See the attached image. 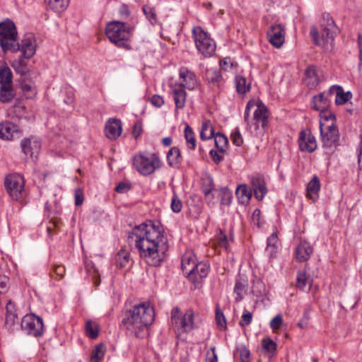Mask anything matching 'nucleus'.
<instances>
[{
	"label": "nucleus",
	"mask_w": 362,
	"mask_h": 362,
	"mask_svg": "<svg viewBox=\"0 0 362 362\" xmlns=\"http://www.w3.org/2000/svg\"><path fill=\"white\" fill-rule=\"evenodd\" d=\"M321 35L319 36L318 31L315 27H312L310 35L314 43L325 49L332 47L334 37L338 33V28L329 13H323L321 22Z\"/></svg>",
	"instance_id": "3"
},
{
	"label": "nucleus",
	"mask_w": 362,
	"mask_h": 362,
	"mask_svg": "<svg viewBox=\"0 0 362 362\" xmlns=\"http://www.w3.org/2000/svg\"><path fill=\"white\" fill-rule=\"evenodd\" d=\"M269 42L276 48H280L285 41V30L281 24L272 25L267 30Z\"/></svg>",
	"instance_id": "15"
},
{
	"label": "nucleus",
	"mask_w": 362,
	"mask_h": 362,
	"mask_svg": "<svg viewBox=\"0 0 362 362\" xmlns=\"http://www.w3.org/2000/svg\"><path fill=\"white\" fill-rule=\"evenodd\" d=\"M278 237L276 233H272L267 238L266 251L270 257H273L278 250Z\"/></svg>",
	"instance_id": "38"
},
{
	"label": "nucleus",
	"mask_w": 362,
	"mask_h": 362,
	"mask_svg": "<svg viewBox=\"0 0 362 362\" xmlns=\"http://www.w3.org/2000/svg\"><path fill=\"white\" fill-rule=\"evenodd\" d=\"M86 333L88 337L94 339L98 337L99 334V325L90 320H87L86 322Z\"/></svg>",
	"instance_id": "41"
},
{
	"label": "nucleus",
	"mask_w": 362,
	"mask_h": 362,
	"mask_svg": "<svg viewBox=\"0 0 362 362\" xmlns=\"http://www.w3.org/2000/svg\"><path fill=\"white\" fill-rule=\"evenodd\" d=\"M358 44L359 48V71L362 74V35H358Z\"/></svg>",
	"instance_id": "63"
},
{
	"label": "nucleus",
	"mask_w": 362,
	"mask_h": 362,
	"mask_svg": "<svg viewBox=\"0 0 362 362\" xmlns=\"http://www.w3.org/2000/svg\"><path fill=\"white\" fill-rule=\"evenodd\" d=\"M142 10L151 24L156 25L158 23L157 15L154 8L148 5H144Z\"/></svg>",
	"instance_id": "48"
},
{
	"label": "nucleus",
	"mask_w": 362,
	"mask_h": 362,
	"mask_svg": "<svg viewBox=\"0 0 362 362\" xmlns=\"http://www.w3.org/2000/svg\"><path fill=\"white\" fill-rule=\"evenodd\" d=\"M299 149L307 153L314 152L317 147V141L310 130H301L298 137Z\"/></svg>",
	"instance_id": "14"
},
{
	"label": "nucleus",
	"mask_w": 362,
	"mask_h": 362,
	"mask_svg": "<svg viewBox=\"0 0 362 362\" xmlns=\"http://www.w3.org/2000/svg\"><path fill=\"white\" fill-rule=\"evenodd\" d=\"M8 278L6 276H0V293H4L7 289Z\"/></svg>",
	"instance_id": "61"
},
{
	"label": "nucleus",
	"mask_w": 362,
	"mask_h": 362,
	"mask_svg": "<svg viewBox=\"0 0 362 362\" xmlns=\"http://www.w3.org/2000/svg\"><path fill=\"white\" fill-rule=\"evenodd\" d=\"M23 152L30 157H37L40 149V142L37 139H25L21 144Z\"/></svg>",
	"instance_id": "23"
},
{
	"label": "nucleus",
	"mask_w": 362,
	"mask_h": 362,
	"mask_svg": "<svg viewBox=\"0 0 362 362\" xmlns=\"http://www.w3.org/2000/svg\"><path fill=\"white\" fill-rule=\"evenodd\" d=\"M24 179L20 174H12L6 177L5 186L13 199L19 200L24 196Z\"/></svg>",
	"instance_id": "12"
},
{
	"label": "nucleus",
	"mask_w": 362,
	"mask_h": 362,
	"mask_svg": "<svg viewBox=\"0 0 362 362\" xmlns=\"http://www.w3.org/2000/svg\"><path fill=\"white\" fill-rule=\"evenodd\" d=\"M129 189H130V187L124 182L119 183L115 187V190L118 193L127 192L129 190Z\"/></svg>",
	"instance_id": "62"
},
{
	"label": "nucleus",
	"mask_w": 362,
	"mask_h": 362,
	"mask_svg": "<svg viewBox=\"0 0 362 362\" xmlns=\"http://www.w3.org/2000/svg\"><path fill=\"white\" fill-rule=\"evenodd\" d=\"M313 252V248L305 240L300 239L296 245L294 252L296 259L299 262H307Z\"/></svg>",
	"instance_id": "17"
},
{
	"label": "nucleus",
	"mask_w": 362,
	"mask_h": 362,
	"mask_svg": "<svg viewBox=\"0 0 362 362\" xmlns=\"http://www.w3.org/2000/svg\"><path fill=\"white\" fill-rule=\"evenodd\" d=\"M204 77L209 83L214 86L218 87L223 82V76L220 69H206Z\"/></svg>",
	"instance_id": "28"
},
{
	"label": "nucleus",
	"mask_w": 362,
	"mask_h": 362,
	"mask_svg": "<svg viewBox=\"0 0 362 362\" xmlns=\"http://www.w3.org/2000/svg\"><path fill=\"white\" fill-rule=\"evenodd\" d=\"M320 130L322 147L329 151H332L339 144V134L337 126L334 123L327 126L320 122Z\"/></svg>",
	"instance_id": "11"
},
{
	"label": "nucleus",
	"mask_w": 362,
	"mask_h": 362,
	"mask_svg": "<svg viewBox=\"0 0 362 362\" xmlns=\"http://www.w3.org/2000/svg\"><path fill=\"white\" fill-rule=\"evenodd\" d=\"M235 193L239 202L243 204L248 203L252 195V190L245 184L238 185Z\"/></svg>",
	"instance_id": "31"
},
{
	"label": "nucleus",
	"mask_w": 362,
	"mask_h": 362,
	"mask_svg": "<svg viewBox=\"0 0 362 362\" xmlns=\"http://www.w3.org/2000/svg\"><path fill=\"white\" fill-rule=\"evenodd\" d=\"M215 135L214 129L210 120H204L202 124L200 137L202 140H209Z\"/></svg>",
	"instance_id": "35"
},
{
	"label": "nucleus",
	"mask_w": 362,
	"mask_h": 362,
	"mask_svg": "<svg viewBox=\"0 0 362 362\" xmlns=\"http://www.w3.org/2000/svg\"><path fill=\"white\" fill-rule=\"evenodd\" d=\"M215 145L220 152L223 153L228 144V138L222 133L218 132L214 135Z\"/></svg>",
	"instance_id": "45"
},
{
	"label": "nucleus",
	"mask_w": 362,
	"mask_h": 362,
	"mask_svg": "<svg viewBox=\"0 0 362 362\" xmlns=\"http://www.w3.org/2000/svg\"><path fill=\"white\" fill-rule=\"evenodd\" d=\"M179 76L182 80L180 83H183V88L193 90L197 86L196 75L188 69L182 67L179 71Z\"/></svg>",
	"instance_id": "24"
},
{
	"label": "nucleus",
	"mask_w": 362,
	"mask_h": 362,
	"mask_svg": "<svg viewBox=\"0 0 362 362\" xmlns=\"http://www.w3.org/2000/svg\"><path fill=\"white\" fill-rule=\"evenodd\" d=\"M185 138L187 141V148L194 150L196 148V139L194 133L189 125H186L185 128Z\"/></svg>",
	"instance_id": "44"
},
{
	"label": "nucleus",
	"mask_w": 362,
	"mask_h": 362,
	"mask_svg": "<svg viewBox=\"0 0 362 362\" xmlns=\"http://www.w3.org/2000/svg\"><path fill=\"white\" fill-rule=\"evenodd\" d=\"M170 208L175 213L180 212L182 208V203L175 192H173V195L172 197Z\"/></svg>",
	"instance_id": "51"
},
{
	"label": "nucleus",
	"mask_w": 362,
	"mask_h": 362,
	"mask_svg": "<svg viewBox=\"0 0 362 362\" xmlns=\"http://www.w3.org/2000/svg\"><path fill=\"white\" fill-rule=\"evenodd\" d=\"M308 284V277L305 272L298 271L296 276V286L300 290H305Z\"/></svg>",
	"instance_id": "49"
},
{
	"label": "nucleus",
	"mask_w": 362,
	"mask_h": 362,
	"mask_svg": "<svg viewBox=\"0 0 362 362\" xmlns=\"http://www.w3.org/2000/svg\"><path fill=\"white\" fill-rule=\"evenodd\" d=\"M209 269L210 267L207 262H197L194 267L193 275L195 279L189 280L193 284H199L203 279L207 276Z\"/></svg>",
	"instance_id": "27"
},
{
	"label": "nucleus",
	"mask_w": 362,
	"mask_h": 362,
	"mask_svg": "<svg viewBox=\"0 0 362 362\" xmlns=\"http://www.w3.org/2000/svg\"><path fill=\"white\" fill-rule=\"evenodd\" d=\"M133 165L141 175L148 176L160 168L161 161L155 153H139L134 156Z\"/></svg>",
	"instance_id": "7"
},
{
	"label": "nucleus",
	"mask_w": 362,
	"mask_h": 362,
	"mask_svg": "<svg viewBox=\"0 0 362 362\" xmlns=\"http://www.w3.org/2000/svg\"><path fill=\"white\" fill-rule=\"evenodd\" d=\"M194 312L192 310H187L182 315L179 308H173L171 311V322L174 325L176 333H187L195 327L194 322Z\"/></svg>",
	"instance_id": "8"
},
{
	"label": "nucleus",
	"mask_w": 362,
	"mask_h": 362,
	"mask_svg": "<svg viewBox=\"0 0 362 362\" xmlns=\"http://www.w3.org/2000/svg\"><path fill=\"white\" fill-rule=\"evenodd\" d=\"M47 2H48V5L49 6V8L57 12V13H60L63 11H64L69 4V0H47Z\"/></svg>",
	"instance_id": "42"
},
{
	"label": "nucleus",
	"mask_w": 362,
	"mask_h": 362,
	"mask_svg": "<svg viewBox=\"0 0 362 362\" xmlns=\"http://www.w3.org/2000/svg\"><path fill=\"white\" fill-rule=\"evenodd\" d=\"M167 160L170 166L177 167L182 161L181 153L179 148L173 147L167 154Z\"/></svg>",
	"instance_id": "34"
},
{
	"label": "nucleus",
	"mask_w": 362,
	"mask_h": 362,
	"mask_svg": "<svg viewBox=\"0 0 362 362\" xmlns=\"http://www.w3.org/2000/svg\"><path fill=\"white\" fill-rule=\"evenodd\" d=\"M18 51H21L23 58H31L36 52V42L33 37H29L18 42Z\"/></svg>",
	"instance_id": "22"
},
{
	"label": "nucleus",
	"mask_w": 362,
	"mask_h": 362,
	"mask_svg": "<svg viewBox=\"0 0 362 362\" xmlns=\"http://www.w3.org/2000/svg\"><path fill=\"white\" fill-rule=\"evenodd\" d=\"M262 348L264 351L274 353L276 349V344L269 338L262 340Z\"/></svg>",
	"instance_id": "53"
},
{
	"label": "nucleus",
	"mask_w": 362,
	"mask_h": 362,
	"mask_svg": "<svg viewBox=\"0 0 362 362\" xmlns=\"http://www.w3.org/2000/svg\"><path fill=\"white\" fill-rule=\"evenodd\" d=\"M152 105L156 107H160L164 105V99L159 95H153L149 99Z\"/></svg>",
	"instance_id": "58"
},
{
	"label": "nucleus",
	"mask_w": 362,
	"mask_h": 362,
	"mask_svg": "<svg viewBox=\"0 0 362 362\" xmlns=\"http://www.w3.org/2000/svg\"><path fill=\"white\" fill-rule=\"evenodd\" d=\"M130 259V254L124 250H121L118 252L116 256V264L118 267L122 268L125 267Z\"/></svg>",
	"instance_id": "46"
},
{
	"label": "nucleus",
	"mask_w": 362,
	"mask_h": 362,
	"mask_svg": "<svg viewBox=\"0 0 362 362\" xmlns=\"http://www.w3.org/2000/svg\"><path fill=\"white\" fill-rule=\"evenodd\" d=\"M132 30L133 27L119 21L109 22L105 27V34L111 42L126 50L132 49L128 40L132 36Z\"/></svg>",
	"instance_id": "4"
},
{
	"label": "nucleus",
	"mask_w": 362,
	"mask_h": 362,
	"mask_svg": "<svg viewBox=\"0 0 362 362\" xmlns=\"http://www.w3.org/2000/svg\"><path fill=\"white\" fill-rule=\"evenodd\" d=\"M209 153L216 163H219L223 160V156L221 155L222 153L220 151L218 152L216 150H211Z\"/></svg>",
	"instance_id": "59"
},
{
	"label": "nucleus",
	"mask_w": 362,
	"mask_h": 362,
	"mask_svg": "<svg viewBox=\"0 0 362 362\" xmlns=\"http://www.w3.org/2000/svg\"><path fill=\"white\" fill-rule=\"evenodd\" d=\"M247 282L245 279L240 278L236 280L233 293L235 296V299L237 302H240L244 298L246 293Z\"/></svg>",
	"instance_id": "33"
},
{
	"label": "nucleus",
	"mask_w": 362,
	"mask_h": 362,
	"mask_svg": "<svg viewBox=\"0 0 362 362\" xmlns=\"http://www.w3.org/2000/svg\"><path fill=\"white\" fill-rule=\"evenodd\" d=\"M197 262L196 255L191 251L186 252L182 257L181 267L188 279H194V267Z\"/></svg>",
	"instance_id": "16"
},
{
	"label": "nucleus",
	"mask_w": 362,
	"mask_h": 362,
	"mask_svg": "<svg viewBox=\"0 0 362 362\" xmlns=\"http://www.w3.org/2000/svg\"><path fill=\"white\" fill-rule=\"evenodd\" d=\"M283 322L284 320L281 315L278 314L272 319V320L269 322V326L274 332H276L281 328V327L283 325Z\"/></svg>",
	"instance_id": "54"
},
{
	"label": "nucleus",
	"mask_w": 362,
	"mask_h": 362,
	"mask_svg": "<svg viewBox=\"0 0 362 362\" xmlns=\"http://www.w3.org/2000/svg\"><path fill=\"white\" fill-rule=\"evenodd\" d=\"M235 86L236 88V91L239 94L244 95L250 91V83H248L245 78V77L238 75L235 78Z\"/></svg>",
	"instance_id": "37"
},
{
	"label": "nucleus",
	"mask_w": 362,
	"mask_h": 362,
	"mask_svg": "<svg viewBox=\"0 0 362 362\" xmlns=\"http://www.w3.org/2000/svg\"><path fill=\"white\" fill-rule=\"evenodd\" d=\"M65 274V267L61 264H54L52 271L50 272V276L54 277V275L56 278H59V279L64 277Z\"/></svg>",
	"instance_id": "55"
},
{
	"label": "nucleus",
	"mask_w": 362,
	"mask_h": 362,
	"mask_svg": "<svg viewBox=\"0 0 362 362\" xmlns=\"http://www.w3.org/2000/svg\"><path fill=\"white\" fill-rule=\"evenodd\" d=\"M252 320V313L250 311L245 310L242 315L241 320L240 321L239 325L240 327H244L247 326L250 324H251Z\"/></svg>",
	"instance_id": "56"
},
{
	"label": "nucleus",
	"mask_w": 362,
	"mask_h": 362,
	"mask_svg": "<svg viewBox=\"0 0 362 362\" xmlns=\"http://www.w3.org/2000/svg\"><path fill=\"white\" fill-rule=\"evenodd\" d=\"M37 76L36 73H29L28 76L20 77L21 89L27 99H33L37 94V87L34 81Z\"/></svg>",
	"instance_id": "13"
},
{
	"label": "nucleus",
	"mask_w": 362,
	"mask_h": 362,
	"mask_svg": "<svg viewBox=\"0 0 362 362\" xmlns=\"http://www.w3.org/2000/svg\"><path fill=\"white\" fill-rule=\"evenodd\" d=\"M122 122L117 119H110L105 127L106 136L112 140L117 139L122 134Z\"/></svg>",
	"instance_id": "20"
},
{
	"label": "nucleus",
	"mask_w": 362,
	"mask_h": 362,
	"mask_svg": "<svg viewBox=\"0 0 362 362\" xmlns=\"http://www.w3.org/2000/svg\"><path fill=\"white\" fill-rule=\"evenodd\" d=\"M6 314L5 325L11 332L17 329L18 315L16 313L15 305L11 300H8L6 306Z\"/></svg>",
	"instance_id": "19"
},
{
	"label": "nucleus",
	"mask_w": 362,
	"mask_h": 362,
	"mask_svg": "<svg viewBox=\"0 0 362 362\" xmlns=\"http://www.w3.org/2000/svg\"><path fill=\"white\" fill-rule=\"evenodd\" d=\"M251 184L253 187L255 198L258 200L263 199L267 193V189L264 179L260 177H253L251 179Z\"/></svg>",
	"instance_id": "26"
},
{
	"label": "nucleus",
	"mask_w": 362,
	"mask_h": 362,
	"mask_svg": "<svg viewBox=\"0 0 362 362\" xmlns=\"http://www.w3.org/2000/svg\"><path fill=\"white\" fill-rule=\"evenodd\" d=\"M230 139L234 145L240 146L243 144V139L238 127L235 128L230 134Z\"/></svg>",
	"instance_id": "52"
},
{
	"label": "nucleus",
	"mask_w": 362,
	"mask_h": 362,
	"mask_svg": "<svg viewBox=\"0 0 362 362\" xmlns=\"http://www.w3.org/2000/svg\"><path fill=\"white\" fill-rule=\"evenodd\" d=\"M234 355L239 357L241 362H250V352L244 345H240L236 347Z\"/></svg>",
	"instance_id": "43"
},
{
	"label": "nucleus",
	"mask_w": 362,
	"mask_h": 362,
	"mask_svg": "<svg viewBox=\"0 0 362 362\" xmlns=\"http://www.w3.org/2000/svg\"><path fill=\"white\" fill-rule=\"evenodd\" d=\"M253 108H255L252 117L253 125L255 129L261 127L264 131L268 124L269 113L267 107L261 100H250L247 102L244 113V121L247 125L250 124V111Z\"/></svg>",
	"instance_id": "5"
},
{
	"label": "nucleus",
	"mask_w": 362,
	"mask_h": 362,
	"mask_svg": "<svg viewBox=\"0 0 362 362\" xmlns=\"http://www.w3.org/2000/svg\"><path fill=\"white\" fill-rule=\"evenodd\" d=\"M0 85H13V74L7 66H4L0 69Z\"/></svg>",
	"instance_id": "40"
},
{
	"label": "nucleus",
	"mask_w": 362,
	"mask_h": 362,
	"mask_svg": "<svg viewBox=\"0 0 362 362\" xmlns=\"http://www.w3.org/2000/svg\"><path fill=\"white\" fill-rule=\"evenodd\" d=\"M173 97L175 101V107L177 109H182L186 103L187 93L183 83H174L170 84Z\"/></svg>",
	"instance_id": "18"
},
{
	"label": "nucleus",
	"mask_w": 362,
	"mask_h": 362,
	"mask_svg": "<svg viewBox=\"0 0 362 362\" xmlns=\"http://www.w3.org/2000/svg\"><path fill=\"white\" fill-rule=\"evenodd\" d=\"M17 37V28L12 21L7 19L0 22V47L4 52L19 50Z\"/></svg>",
	"instance_id": "6"
},
{
	"label": "nucleus",
	"mask_w": 362,
	"mask_h": 362,
	"mask_svg": "<svg viewBox=\"0 0 362 362\" xmlns=\"http://www.w3.org/2000/svg\"><path fill=\"white\" fill-rule=\"evenodd\" d=\"M218 245L221 247H227L228 245V239L226 235L222 232V230H220L219 234L217 237Z\"/></svg>",
	"instance_id": "60"
},
{
	"label": "nucleus",
	"mask_w": 362,
	"mask_h": 362,
	"mask_svg": "<svg viewBox=\"0 0 362 362\" xmlns=\"http://www.w3.org/2000/svg\"><path fill=\"white\" fill-rule=\"evenodd\" d=\"M320 189V183L318 177L314 176L308 182L306 191V196L308 198L315 201L319 197V191Z\"/></svg>",
	"instance_id": "30"
},
{
	"label": "nucleus",
	"mask_w": 362,
	"mask_h": 362,
	"mask_svg": "<svg viewBox=\"0 0 362 362\" xmlns=\"http://www.w3.org/2000/svg\"><path fill=\"white\" fill-rule=\"evenodd\" d=\"M16 95L13 85H0V102L8 103Z\"/></svg>",
	"instance_id": "32"
},
{
	"label": "nucleus",
	"mask_w": 362,
	"mask_h": 362,
	"mask_svg": "<svg viewBox=\"0 0 362 362\" xmlns=\"http://www.w3.org/2000/svg\"><path fill=\"white\" fill-rule=\"evenodd\" d=\"M320 73V70L315 66H308L306 68L303 81L310 89L314 88L319 84Z\"/></svg>",
	"instance_id": "21"
},
{
	"label": "nucleus",
	"mask_w": 362,
	"mask_h": 362,
	"mask_svg": "<svg viewBox=\"0 0 362 362\" xmlns=\"http://www.w3.org/2000/svg\"><path fill=\"white\" fill-rule=\"evenodd\" d=\"M18 134V127L11 122L0 124V138L12 140Z\"/></svg>",
	"instance_id": "25"
},
{
	"label": "nucleus",
	"mask_w": 362,
	"mask_h": 362,
	"mask_svg": "<svg viewBox=\"0 0 362 362\" xmlns=\"http://www.w3.org/2000/svg\"><path fill=\"white\" fill-rule=\"evenodd\" d=\"M106 352V346L100 343L95 345L92 351L90 360L91 362H101Z\"/></svg>",
	"instance_id": "39"
},
{
	"label": "nucleus",
	"mask_w": 362,
	"mask_h": 362,
	"mask_svg": "<svg viewBox=\"0 0 362 362\" xmlns=\"http://www.w3.org/2000/svg\"><path fill=\"white\" fill-rule=\"evenodd\" d=\"M351 98V94L349 91L344 93L342 88L340 86V90H339L335 95V103L339 105L346 103Z\"/></svg>",
	"instance_id": "50"
},
{
	"label": "nucleus",
	"mask_w": 362,
	"mask_h": 362,
	"mask_svg": "<svg viewBox=\"0 0 362 362\" xmlns=\"http://www.w3.org/2000/svg\"><path fill=\"white\" fill-rule=\"evenodd\" d=\"M192 37L197 49L204 57H211L215 53L216 45L214 40L202 27L197 26L192 29Z\"/></svg>",
	"instance_id": "9"
},
{
	"label": "nucleus",
	"mask_w": 362,
	"mask_h": 362,
	"mask_svg": "<svg viewBox=\"0 0 362 362\" xmlns=\"http://www.w3.org/2000/svg\"><path fill=\"white\" fill-rule=\"evenodd\" d=\"M25 59V58H23L22 56V57L13 61L11 64V66L15 71L21 74V77L28 76L29 73H33L32 71H28Z\"/></svg>",
	"instance_id": "36"
},
{
	"label": "nucleus",
	"mask_w": 362,
	"mask_h": 362,
	"mask_svg": "<svg viewBox=\"0 0 362 362\" xmlns=\"http://www.w3.org/2000/svg\"><path fill=\"white\" fill-rule=\"evenodd\" d=\"M21 328L28 335L34 337H40L44 333V325L42 319L33 314H26L22 318Z\"/></svg>",
	"instance_id": "10"
},
{
	"label": "nucleus",
	"mask_w": 362,
	"mask_h": 362,
	"mask_svg": "<svg viewBox=\"0 0 362 362\" xmlns=\"http://www.w3.org/2000/svg\"><path fill=\"white\" fill-rule=\"evenodd\" d=\"M129 238L134 240L140 257L148 264L158 267L163 261L168 243L159 223L149 221L136 226Z\"/></svg>",
	"instance_id": "1"
},
{
	"label": "nucleus",
	"mask_w": 362,
	"mask_h": 362,
	"mask_svg": "<svg viewBox=\"0 0 362 362\" xmlns=\"http://www.w3.org/2000/svg\"><path fill=\"white\" fill-rule=\"evenodd\" d=\"M154 317L153 306L148 303H141L124 312L122 325L130 334L143 339L148 335Z\"/></svg>",
	"instance_id": "2"
},
{
	"label": "nucleus",
	"mask_w": 362,
	"mask_h": 362,
	"mask_svg": "<svg viewBox=\"0 0 362 362\" xmlns=\"http://www.w3.org/2000/svg\"><path fill=\"white\" fill-rule=\"evenodd\" d=\"M361 141L358 146V169L362 170V134L360 136Z\"/></svg>",
	"instance_id": "64"
},
{
	"label": "nucleus",
	"mask_w": 362,
	"mask_h": 362,
	"mask_svg": "<svg viewBox=\"0 0 362 362\" xmlns=\"http://www.w3.org/2000/svg\"><path fill=\"white\" fill-rule=\"evenodd\" d=\"M252 293L257 298L262 297L266 293L265 285L260 279L254 281L252 286Z\"/></svg>",
	"instance_id": "47"
},
{
	"label": "nucleus",
	"mask_w": 362,
	"mask_h": 362,
	"mask_svg": "<svg viewBox=\"0 0 362 362\" xmlns=\"http://www.w3.org/2000/svg\"><path fill=\"white\" fill-rule=\"evenodd\" d=\"M330 103V98L327 97V93H321L313 98L312 107L315 110L324 112L327 109Z\"/></svg>",
	"instance_id": "29"
},
{
	"label": "nucleus",
	"mask_w": 362,
	"mask_h": 362,
	"mask_svg": "<svg viewBox=\"0 0 362 362\" xmlns=\"http://www.w3.org/2000/svg\"><path fill=\"white\" fill-rule=\"evenodd\" d=\"M216 320L217 325L222 329L226 328V320L223 312L218 308L216 309Z\"/></svg>",
	"instance_id": "57"
}]
</instances>
